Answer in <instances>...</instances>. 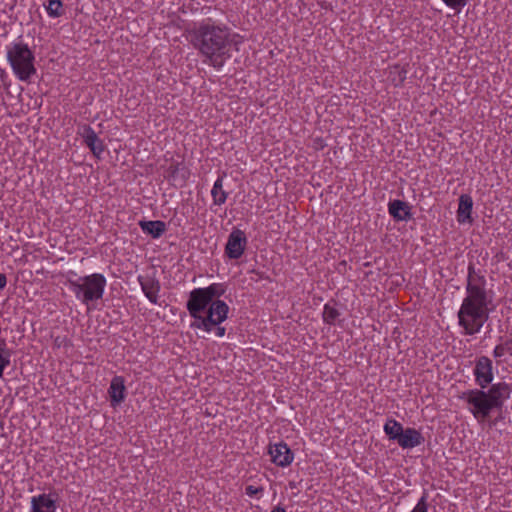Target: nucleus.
Instances as JSON below:
<instances>
[{
    "label": "nucleus",
    "mask_w": 512,
    "mask_h": 512,
    "mask_svg": "<svg viewBox=\"0 0 512 512\" xmlns=\"http://www.w3.org/2000/svg\"><path fill=\"white\" fill-rule=\"evenodd\" d=\"M226 291V284L218 282L190 291L186 308L193 319L192 328L213 332L218 338L225 336L226 328L222 324L228 319L230 308L220 298Z\"/></svg>",
    "instance_id": "1"
},
{
    "label": "nucleus",
    "mask_w": 512,
    "mask_h": 512,
    "mask_svg": "<svg viewBox=\"0 0 512 512\" xmlns=\"http://www.w3.org/2000/svg\"><path fill=\"white\" fill-rule=\"evenodd\" d=\"M185 37L204 57L203 62L221 71L231 58V45L236 34L224 23L211 17L188 24Z\"/></svg>",
    "instance_id": "2"
},
{
    "label": "nucleus",
    "mask_w": 512,
    "mask_h": 512,
    "mask_svg": "<svg viewBox=\"0 0 512 512\" xmlns=\"http://www.w3.org/2000/svg\"><path fill=\"white\" fill-rule=\"evenodd\" d=\"M67 284L75 298L90 310L94 303L103 298L107 280L101 273L78 276L76 272L71 271Z\"/></svg>",
    "instance_id": "3"
},
{
    "label": "nucleus",
    "mask_w": 512,
    "mask_h": 512,
    "mask_svg": "<svg viewBox=\"0 0 512 512\" xmlns=\"http://www.w3.org/2000/svg\"><path fill=\"white\" fill-rule=\"evenodd\" d=\"M474 268L469 266L468 291L470 295L463 301L459 311V323L467 334H474L480 330V286L474 284L476 280Z\"/></svg>",
    "instance_id": "4"
},
{
    "label": "nucleus",
    "mask_w": 512,
    "mask_h": 512,
    "mask_svg": "<svg viewBox=\"0 0 512 512\" xmlns=\"http://www.w3.org/2000/svg\"><path fill=\"white\" fill-rule=\"evenodd\" d=\"M7 61L20 81L28 82L36 74L35 55L23 41L12 42L7 46Z\"/></svg>",
    "instance_id": "5"
},
{
    "label": "nucleus",
    "mask_w": 512,
    "mask_h": 512,
    "mask_svg": "<svg viewBox=\"0 0 512 512\" xmlns=\"http://www.w3.org/2000/svg\"><path fill=\"white\" fill-rule=\"evenodd\" d=\"M510 390L506 383H498L493 385L488 393L482 391V422L484 421L489 410L502 406L505 399L509 397Z\"/></svg>",
    "instance_id": "6"
},
{
    "label": "nucleus",
    "mask_w": 512,
    "mask_h": 512,
    "mask_svg": "<svg viewBox=\"0 0 512 512\" xmlns=\"http://www.w3.org/2000/svg\"><path fill=\"white\" fill-rule=\"evenodd\" d=\"M247 244L248 239L245 232L234 228L228 236L224 254L230 260H238L244 255Z\"/></svg>",
    "instance_id": "7"
},
{
    "label": "nucleus",
    "mask_w": 512,
    "mask_h": 512,
    "mask_svg": "<svg viewBox=\"0 0 512 512\" xmlns=\"http://www.w3.org/2000/svg\"><path fill=\"white\" fill-rule=\"evenodd\" d=\"M58 498L56 492L34 495L30 498L29 512H57Z\"/></svg>",
    "instance_id": "8"
},
{
    "label": "nucleus",
    "mask_w": 512,
    "mask_h": 512,
    "mask_svg": "<svg viewBox=\"0 0 512 512\" xmlns=\"http://www.w3.org/2000/svg\"><path fill=\"white\" fill-rule=\"evenodd\" d=\"M268 454L271 457V462L281 468L290 466L294 460V453L283 441L270 444Z\"/></svg>",
    "instance_id": "9"
},
{
    "label": "nucleus",
    "mask_w": 512,
    "mask_h": 512,
    "mask_svg": "<svg viewBox=\"0 0 512 512\" xmlns=\"http://www.w3.org/2000/svg\"><path fill=\"white\" fill-rule=\"evenodd\" d=\"M80 135L85 145L90 149L91 153L98 159L101 158L105 145L102 139L98 137L94 129L89 125H84Z\"/></svg>",
    "instance_id": "10"
},
{
    "label": "nucleus",
    "mask_w": 512,
    "mask_h": 512,
    "mask_svg": "<svg viewBox=\"0 0 512 512\" xmlns=\"http://www.w3.org/2000/svg\"><path fill=\"white\" fill-rule=\"evenodd\" d=\"M142 292L152 304H158L160 283L151 275H139L137 277Z\"/></svg>",
    "instance_id": "11"
},
{
    "label": "nucleus",
    "mask_w": 512,
    "mask_h": 512,
    "mask_svg": "<svg viewBox=\"0 0 512 512\" xmlns=\"http://www.w3.org/2000/svg\"><path fill=\"white\" fill-rule=\"evenodd\" d=\"M110 406L118 407L126 398L125 380L122 376H114L108 388Z\"/></svg>",
    "instance_id": "12"
},
{
    "label": "nucleus",
    "mask_w": 512,
    "mask_h": 512,
    "mask_svg": "<svg viewBox=\"0 0 512 512\" xmlns=\"http://www.w3.org/2000/svg\"><path fill=\"white\" fill-rule=\"evenodd\" d=\"M424 442L422 433L415 428L403 429L397 443L402 449H412Z\"/></svg>",
    "instance_id": "13"
},
{
    "label": "nucleus",
    "mask_w": 512,
    "mask_h": 512,
    "mask_svg": "<svg viewBox=\"0 0 512 512\" xmlns=\"http://www.w3.org/2000/svg\"><path fill=\"white\" fill-rule=\"evenodd\" d=\"M388 212L397 221H407L412 217L410 205L401 200L390 201Z\"/></svg>",
    "instance_id": "14"
},
{
    "label": "nucleus",
    "mask_w": 512,
    "mask_h": 512,
    "mask_svg": "<svg viewBox=\"0 0 512 512\" xmlns=\"http://www.w3.org/2000/svg\"><path fill=\"white\" fill-rule=\"evenodd\" d=\"M168 174L175 185L184 186L190 177V171L182 163H173L168 168Z\"/></svg>",
    "instance_id": "15"
},
{
    "label": "nucleus",
    "mask_w": 512,
    "mask_h": 512,
    "mask_svg": "<svg viewBox=\"0 0 512 512\" xmlns=\"http://www.w3.org/2000/svg\"><path fill=\"white\" fill-rule=\"evenodd\" d=\"M473 207L472 198L469 195H461L459 198V206L457 211V220L459 223H470L471 212Z\"/></svg>",
    "instance_id": "16"
},
{
    "label": "nucleus",
    "mask_w": 512,
    "mask_h": 512,
    "mask_svg": "<svg viewBox=\"0 0 512 512\" xmlns=\"http://www.w3.org/2000/svg\"><path fill=\"white\" fill-rule=\"evenodd\" d=\"M139 226L145 234L151 235L154 239L160 238L166 231V224L160 220L140 221Z\"/></svg>",
    "instance_id": "17"
},
{
    "label": "nucleus",
    "mask_w": 512,
    "mask_h": 512,
    "mask_svg": "<svg viewBox=\"0 0 512 512\" xmlns=\"http://www.w3.org/2000/svg\"><path fill=\"white\" fill-rule=\"evenodd\" d=\"M224 185V175H220L215 180L213 187L211 189V197L213 205L222 206L227 198L228 192H226L223 188Z\"/></svg>",
    "instance_id": "18"
},
{
    "label": "nucleus",
    "mask_w": 512,
    "mask_h": 512,
    "mask_svg": "<svg viewBox=\"0 0 512 512\" xmlns=\"http://www.w3.org/2000/svg\"><path fill=\"white\" fill-rule=\"evenodd\" d=\"M403 429L404 428L402 424L399 421L392 418L388 419L383 426V431L385 435L388 437L389 440L393 441H398Z\"/></svg>",
    "instance_id": "19"
},
{
    "label": "nucleus",
    "mask_w": 512,
    "mask_h": 512,
    "mask_svg": "<svg viewBox=\"0 0 512 512\" xmlns=\"http://www.w3.org/2000/svg\"><path fill=\"white\" fill-rule=\"evenodd\" d=\"M62 0H48L44 3V8L51 18H59L64 14Z\"/></svg>",
    "instance_id": "20"
},
{
    "label": "nucleus",
    "mask_w": 512,
    "mask_h": 512,
    "mask_svg": "<svg viewBox=\"0 0 512 512\" xmlns=\"http://www.w3.org/2000/svg\"><path fill=\"white\" fill-rule=\"evenodd\" d=\"M468 409L476 419L480 418V391H471L467 396Z\"/></svg>",
    "instance_id": "21"
},
{
    "label": "nucleus",
    "mask_w": 512,
    "mask_h": 512,
    "mask_svg": "<svg viewBox=\"0 0 512 512\" xmlns=\"http://www.w3.org/2000/svg\"><path fill=\"white\" fill-rule=\"evenodd\" d=\"M339 316L340 313L335 307L331 306L329 303L324 305L322 313L324 323L334 325Z\"/></svg>",
    "instance_id": "22"
},
{
    "label": "nucleus",
    "mask_w": 512,
    "mask_h": 512,
    "mask_svg": "<svg viewBox=\"0 0 512 512\" xmlns=\"http://www.w3.org/2000/svg\"><path fill=\"white\" fill-rule=\"evenodd\" d=\"M407 71L399 65L390 68V77L394 86L398 87L403 84L406 79Z\"/></svg>",
    "instance_id": "23"
},
{
    "label": "nucleus",
    "mask_w": 512,
    "mask_h": 512,
    "mask_svg": "<svg viewBox=\"0 0 512 512\" xmlns=\"http://www.w3.org/2000/svg\"><path fill=\"white\" fill-rule=\"evenodd\" d=\"M493 380L492 362L487 357H482V388Z\"/></svg>",
    "instance_id": "24"
},
{
    "label": "nucleus",
    "mask_w": 512,
    "mask_h": 512,
    "mask_svg": "<svg viewBox=\"0 0 512 512\" xmlns=\"http://www.w3.org/2000/svg\"><path fill=\"white\" fill-rule=\"evenodd\" d=\"M264 493L263 486L247 485L245 487V494L250 498L260 499Z\"/></svg>",
    "instance_id": "25"
},
{
    "label": "nucleus",
    "mask_w": 512,
    "mask_h": 512,
    "mask_svg": "<svg viewBox=\"0 0 512 512\" xmlns=\"http://www.w3.org/2000/svg\"><path fill=\"white\" fill-rule=\"evenodd\" d=\"M410 512H428L427 493H423L422 497Z\"/></svg>",
    "instance_id": "26"
},
{
    "label": "nucleus",
    "mask_w": 512,
    "mask_h": 512,
    "mask_svg": "<svg viewBox=\"0 0 512 512\" xmlns=\"http://www.w3.org/2000/svg\"><path fill=\"white\" fill-rule=\"evenodd\" d=\"M445 5L456 11H460L465 5L466 0H442Z\"/></svg>",
    "instance_id": "27"
},
{
    "label": "nucleus",
    "mask_w": 512,
    "mask_h": 512,
    "mask_svg": "<svg viewBox=\"0 0 512 512\" xmlns=\"http://www.w3.org/2000/svg\"><path fill=\"white\" fill-rule=\"evenodd\" d=\"M54 345L57 348H68L71 346V342L66 336H56L54 338Z\"/></svg>",
    "instance_id": "28"
},
{
    "label": "nucleus",
    "mask_w": 512,
    "mask_h": 512,
    "mask_svg": "<svg viewBox=\"0 0 512 512\" xmlns=\"http://www.w3.org/2000/svg\"><path fill=\"white\" fill-rule=\"evenodd\" d=\"M473 373L475 376V380L477 382H479L480 381V360L479 359H475V361H474Z\"/></svg>",
    "instance_id": "29"
},
{
    "label": "nucleus",
    "mask_w": 512,
    "mask_h": 512,
    "mask_svg": "<svg viewBox=\"0 0 512 512\" xmlns=\"http://www.w3.org/2000/svg\"><path fill=\"white\" fill-rule=\"evenodd\" d=\"M7 285V277L5 274L0 273V291Z\"/></svg>",
    "instance_id": "30"
},
{
    "label": "nucleus",
    "mask_w": 512,
    "mask_h": 512,
    "mask_svg": "<svg viewBox=\"0 0 512 512\" xmlns=\"http://www.w3.org/2000/svg\"><path fill=\"white\" fill-rule=\"evenodd\" d=\"M271 512H286V509L280 505H277L272 508Z\"/></svg>",
    "instance_id": "31"
},
{
    "label": "nucleus",
    "mask_w": 512,
    "mask_h": 512,
    "mask_svg": "<svg viewBox=\"0 0 512 512\" xmlns=\"http://www.w3.org/2000/svg\"><path fill=\"white\" fill-rule=\"evenodd\" d=\"M481 323L483 324L484 323V312L482 311V320H481Z\"/></svg>",
    "instance_id": "32"
}]
</instances>
